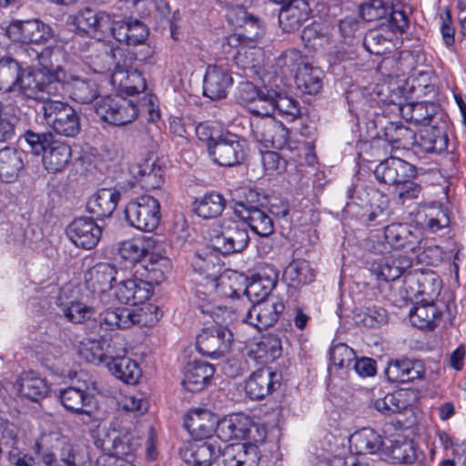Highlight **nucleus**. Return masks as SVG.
<instances>
[{"mask_svg": "<svg viewBox=\"0 0 466 466\" xmlns=\"http://www.w3.org/2000/svg\"><path fill=\"white\" fill-rule=\"evenodd\" d=\"M42 69L23 68L11 56L0 58V91L22 98L45 100L46 94L57 92V85L46 84L48 65L42 63Z\"/></svg>", "mask_w": 466, "mask_h": 466, "instance_id": "nucleus-1", "label": "nucleus"}, {"mask_svg": "<svg viewBox=\"0 0 466 466\" xmlns=\"http://www.w3.org/2000/svg\"><path fill=\"white\" fill-rule=\"evenodd\" d=\"M25 139L34 154H44L43 164L48 172H60L69 164L72 155L70 147L54 140L50 133L36 134L27 131Z\"/></svg>", "mask_w": 466, "mask_h": 466, "instance_id": "nucleus-2", "label": "nucleus"}, {"mask_svg": "<svg viewBox=\"0 0 466 466\" xmlns=\"http://www.w3.org/2000/svg\"><path fill=\"white\" fill-rule=\"evenodd\" d=\"M46 84L57 85V92L46 94V98L56 96L66 90L72 99L79 103H89L97 96V83L93 79H85L66 74L60 66H54L51 63L46 66Z\"/></svg>", "mask_w": 466, "mask_h": 466, "instance_id": "nucleus-3", "label": "nucleus"}, {"mask_svg": "<svg viewBox=\"0 0 466 466\" xmlns=\"http://www.w3.org/2000/svg\"><path fill=\"white\" fill-rule=\"evenodd\" d=\"M212 246L222 254L241 252L249 242L245 222L224 218L213 228Z\"/></svg>", "mask_w": 466, "mask_h": 466, "instance_id": "nucleus-4", "label": "nucleus"}, {"mask_svg": "<svg viewBox=\"0 0 466 466\" xmlns=\"http://www.w3.org/2000/svg\"><path fill=\"white\" fill-rule=\"evenodd\" d=\"M263 33V30L257 26L254 34H232L225 38L222 43V50L225 55L232 56L235 64L242 68H255L261 56V50L253 44Z\"/></svg>", "mask_w": 466, "mask_h": 466, "instance_id": "nucleus-5", "label": "nucleus"}, {"mask_svg": "<svg viewBox=\"0 0 466 466\" xmlns=\"http://www.w3.org/2000/svg\"><path fill=\"white\" fill-rule=\"evenodd\" d=\"M42 106L46 125L56 134L73 137L80 131V117L67 103L58 100H44Z\"/></svg>", "mask_w": 466, "mask_h": 466, "instance_id": "nucleus-6", "label": "nucleus"}, {"mask_svg": "<svg viewBox=\"0 0 466 466\" xmlns=\"http://www.w3.org/2000/svg\"><path fill=\"white\" fill-rule=\"evenodd\" d=\"M1 428H4L3 440H5L6 444L10 445L8 452L9 461L15 466H35L34 459L23 451L21 448L22 443L16 439V427L14 424H2ZM55 431H43L36 441L37 451L42 455L43 466H61L56 458L57 454L60 456V449L53 448L45 452L39 447L42 436Z\"/></svg>", "mask_w": 466, "mask_h": 466, "instance_id": "nucleus-7", "label": "nucleus"}, {"mask_svg": "<svg viewBox=\"0 0 466 466\" xmlns=\"http://www.w3.org/2000/svg\"><path fill=\"white\" fill-rule=\"evenodd\" d=\"M95 444L105 453L116 459L130 455L137 445L130 432L116 424L99 429L95 437Z\"/></svg>", "mask_w": 466, "mask_h": 466, "instance_id": "nucleus-8", "label": "nucleus"}, {"mask_svg": "<svg viewBox=\"0 0 466 466\" xmlns=\"http://www.w3.org/2000/svg\"><path fill=\"white\" fill-rule=\"evenodd\" d=\"M360 16L368 21H385L391 32L403 33L409 18L402 10L393 7L391 0H367L360 5Z\"/></svg>", "mask_w": 466, "mask_h": 466, "instance_id": "nucleus-9", "label": "nucleus"}, {"mask_svg": "<svg viewBox=\"0 0 466 466\" xmlns=\"http://www.w3.org/2000/svg\"><path fill=\"white\" fill-rule=\"evenodd\" d=\"M248 150L246 140L232 133L222 134L212 144H208V152L214 162L224 167L242 163Z\"/></svg>", "mask_w": 466, "mask_h": 466, "instance_id": "nucleus-10", "label": "nucleus"}, {"mask_svg": "<svg viewBox=\"0 0 466 466\" xmlns=\"http://www.w3.org/2000/svg\"><path fill=\"white\" fill-rule=\"evenodd\" d=\"M95 110L103 121L115 126L127 125L137 116L136 105L118 96L100 98L96 103Z\"/></svg>", "mask_w": 466, "mask_h": 466, "instance_id": "nucleus-11", "label": "nucleus"}, {"mask_svg": "<svg viewBox=\"0 0 466 466\" xmlns=\"http://www.w3.org/2000/svg\"><path fill=\"white\" fill-rule=\"evenodd\" d=\"M6 36L22 45H39L53 35L49 25L38 19L14 20L5 28Z\"/></svg>", "mask_w": 466, "mask_h": 466, "instance_id": "nucleus-12", "label": "nucleus"}, {"mask_svg": "<svg viewBox=\"0 0 466 466\" xmlns=\"http://www.w3.org/2000/svg\"><path fill=\"white\" fill-rule=\"evenodd\" d=\"M116 54L106 53L102 56V65L97 66L95 71L100 74L110 73V82L116 87H126L134 93L146 90V79L137 70L126 72L116 64Z\"/></svg>", "mask_w": 466, "mask_h": 466, "instance_id": "nucleus-13", "label": "nucleus"}, {"mask_svg": "<svg viewBox=\"0 0 466 466\" xmlns=\"http://www.w3.org/2000/svg\"><path fill=\"white\" fill-rule=\"evenodd\" d=\"M233 333L223 326L208 328L197 338V348L205 356L219 358L230 350Z\"/></svg>", "mask_w": 466, "mask_h": 466, "instance_id": "nucleus-14", "label": "nucleus"}, {"mask_svg": "<svg viewBox=\"0 0 466 466\" xmlns=\"http://www.w3.org/2000/svg\"><path fill=\"white\" fill-rule=\"evenodd\" d=\"M171 268L170 259L166 256L163 237H147V286L159 285L165 279L166 272Z\"/></svg>", "mask_w": 466, "mask_h": 466, "instance_id": "nucleus-15", "label": "nucleus"}, {"mask_svg": "<svg viewBox=\"0 0 466 466\" xmlns=\"http://www.w3.org/2000/svg\"><path fill=\"white\" fill-rule=\"evenodd\" d=\"M219 454L220 448L211 441H187L179 449L180 458L191 466H210Z\"/></svg>", "mask_w": 466, "mask_h": 466, "instance_id": "nucleus-16", "label": "nucleus"}, {"mask_svg": "<svg viewBox=\"0 0 466 466\" xmlns=\"http://www.w3.org/2000/svg\"><path fill=\"white\" fill-rule=\"evenodd\" d=\"M116 268L108 263L96 264L89 270L87 281L102 304H110L111 292L114 283L116 282Z\"/></svg>", "mask_w": 466, "mask_h": 466, "instance_id": "nucleus-17", "label": "nucleus"}, {"mask_svg": "<svg viewBox=\"0 0 466 466\" xmlns=\"http://www.w3.org/2000/svg\"><path fill=\"white\" fill-rule=\"evenodd\" d=\"M252 132L256 139L265 147L282 149L289 139L288 128L272 117H264L252 124Z\"/></svg>", "mask_w": 466, "mask_h": 466, "instance_id": "nucleus-18", "label": "nucleus"}, {"mask_svg": "<svg viewBox=\"0 0 466 466\" xmlns=\"http://www.w3.org/2000/svg\"><path fill=\"white\" fill-rule=\"evenodd\" d=\"M284 304L276 297H270L253 305L246 313L244 321L258 329L273 326L284 310Z\"/></svg>", "mask_w": 466, "mask_h": 466, "instance_id": "nucleus-19", "label": "nucleus"}, {"mask_svg": "<svg viewBox=\"0 0 466 466\" xmlns=\"http://www.w3.org/2000/svg\"><path fill=\"white\" fill-rule=\"evenodd\" d=\"M235 213L260 237H268L274 231L273 219L264 208L239 201L236 204Z\"/></svg>", "mask_w": 466, "mask_h": 466, "instance_id": "nucleus-20", "label": "nucleus"}, {"mask_svg": "<svg viewBox=\"0 0 466 466\" xmlns=\"http://www.w3.org/2000/svg\"><path fill=\"white\" fill-rule=\"evenodd\" d=\"M66 234L76 247L91 249L99 242L102 230L94 219L78 218L69 224Z\"/></svg>", "mask_w": 466, "mask_h": 466, "instance_id": "nucleus-21", "label": "nucleus"}, {"mask_svg": "<svg viewBox=\"0 0 466 466\" xmlns=\"http://www.w3.org/2000/svg\"><path fill=\"white\" fill-rule=\"evenodd\" d=\"M383 453L392 462L401 464H413L422 457L415 442L401 434L387 439Z\"/></svg>", "mask_w": 466, "mask_h": 466, "instance_id": "nucleus-22", "label": "nucleus"}, {"mask_svg": "<svg viewBox=\"0 0 466 466\" xmlns=\"http://www.w3.org/2000/svg\"><path fill=\"white\" fill-rule=\"evenodd\" d=\"M146 283L139 279L137 282L135 279L123 280L114 285L111 292L112 300L110 304L116 301L120 303L131 305L136 309L137 312L142 313L143 318L146 313L144 310V303L146 301Z\"/></svg>", "mask_w": 466, "mask_h": 466, "instance_id": "nucleus-23", "label": "nucleus"}, {"mask_svg": "<svg viewBox=\"0 0 466 466\" xmlns=\"http://www.w3.org/2000/svg\"><path fill=\"white\" fill-rule=\"evenodd\" d=\"M415 175L414 166L398 157H389L381 161L374 170L377 180L395 186L414 177Z\"/></svg>", "mask_w": 466, "mask_h": 466, "instance_id": "nucleus-24", "label": "nucleus"}, {"mask_svg": "<svg viewBox=\"0 0 466 466\" xmlns=\"http://www.w3.org/2000/svg\"><path fill=\"white\" fill-rule=\"evenodd\" d=\"M272 89L258 88L249 81L241 82L238 88V99L252 114L257 116H268L271 110L268 95Z\"/></svg>", "mask_w": 466, "mask_h": 466, "instance_id": "nucleus-25", "label": "nucleus"}, {"mask_svg": "<svg viewBox=\"0 0 466 466\" xmlns=\"http://www.w3.org/2000/svg\"><path fill=\"white\" fill-rule=\"evenodd\" d=\"M280 385V374L270 368L263 367L254 371L245 385L247 394L252 400H260Z\"/></svg>", "mask_w": 466, "mask_h": 466, "instance_id": "nucleus-26", "label": "nucleus"}, {"mask_svg": "<svg viewBox=\"0 0 466 466\" xmlns=\"http://www.w3.org/2000/svg\"><path fill=\"white\" fill-rule=\"evenodd\" d=\"M384 238L390 247L396 249L407 248L416 253L421 248V240L418 231L408 224L392 223L386 226Z\"/></svg>", "mask_w": 466, "mask_h": 466, "instance_id": "nucleus-27", "label": "nucleus"}, {"mask_svg": "<svg viewBox=\"0 0 466 466\" xmlns=\"http://www.w3.org/2000/svg\"><path fill=\"white\" fill-rule=\"evenodd\" d=\"M69 21L79 32L95 35L98 32L103 34L110 32L113 21L109 15L104 12H96L90 8L79 10L76 15L69 17Z\"/></svg>", "mask_w": 466, "mask_h": 466, "instance_id": "nucleus-28", "label": "nucleus"}, {"mask_svg": "<svg viewBox=\"0 0 466 466\" xmlns=\"http://www.w3.org/2000/svg\"><path fill=\"white\" fill-rule=\"evenodd\" d=\"M59 399L64 408L72 413L84 414L91 418L97 410L94 396L86 390L68 387L60 391Z\"/></svg>", "mask_w": 466, "mask_h": 466, "instance_id": "nucleus-29", "label": "nucleus"}, {"mask_svg": "<svg viewBox=\"0 0 466 466\" xmlns=\"http://www.w3.org/2000/svg\"><path fill=\"white\" fill-rule=\"evenodd\" d=\"M309 14L310 8L305 0H289L279 11V25L285 32H295L309 18Z\"/></svg>", "mask_w": 466, "mask_h": 466, "instance_id": "nucleus-30", "label": "nucleus"}, {"mask_svg": "<svg viewBox=\"0 0 466 466\" xmlns=\"http://www.w3.org/2000/svg\"><path fill=\"white\" fill-rule=\"evenodd\" d=\"M385 374L389 381L405 383L422 379L425 367L419 360H395L389 362Z\"/></svg>", "mask_w": 466, "mask_h": 466, "instance_id": "nucleus-31", "label": "nucleus"}, {"mask_svg": "<svg viewBox=\"0 0 466 466\" xmlns=\"http://www.w3.org/2000/svg\"><path fill=\"white\" fill-rule=\"evenodd\" d=\"M147 16L150 23L157 31H162L169 25L170 36L174 40H178L177 25L178 12L176 11L170 15V7L165 0H150L147 4Z\"/></svg>", "mask_w": 466, "mask_h": 466, "instance_id": "nucleus-32", "label": "nucleus"}, {"mask_svg": "<svg viewBox=\"0 0 466 466\" xmlns=\"http://www.w3.org/2000/svg\"><path fill=\"white\" fill-rule=\"evenodd\" d=\"M233 79L227 69L218 66H208L204 76L203 93L210 99L224 98Z\"/></svg>", "mask_w": 466, "mask_h": 466, "instance_id": "nucleus-33", "label": "nucleus"}, {"mask_svg": "<svg viewBox=\"0 0 466 466\" xmlns=\"http://www.w3.org/2000/svg\"><path fill=\"white\" fill-rule=\"evenodd\" d=\"M222 460L225 466H257L259 451L255 444H229L224 448Z\"/></svg>", "mask_w": 466, "mask_h": 466, "instance_id": "nucleus-34", "label": "nucleus"}, {"mask_svg": "<svg viewBox=\"0 0 466 466\" xmlns=\"http://www.w3.org/2000/svg\"><path fill=\"white\" fill-rule=\"evenodd\" d=\"M214 373V367L208 362H190L185 368L184 377L181 383L188 391H201L209 383Z\"/></svg>", "mask_w": 466, "mask_h": 466, "instance_id": "nucleus-35", "label": "nucleus"}, {"mask_svg": "<svg viewBox=\"0 0 466 466\" xmlns=\"http://www.w3.org/2000/svg\"><path fill=\"white\" fill-rule=\"evenodd\" d=\"M13 387L21 397L35 402L46 398L50 390L46 380L32 371L23 373Z\"/></svg>", "mask_w": 466, "mask_h": 466, "instance_id": "nucleus-36", "label": "nucleus"}, {"mask_svg": "<svg viewBox=\"0 0 466 466\" xmlns=\"http://www.w3.org/2000/svg\"><path fill=\"white\" fill-rule=\"evenodd\" d=\"M143 320V312H137L136 309H106L100 314L99 324L101 329L114 330L116 329H127Z\"/></svg>", "mask_w": 466, "mask_h": 466, "instance_id": "nucleus-37", "label": "nucleus"}, {"mask_svg": "<svg viewBox=\"0 0 466 466\" xmlns=\"http://www.w3.org/2000/svg\"><path fill=\"white\" fill-rule=\"evenodd\" d=\"M111 34L118 42L137 46L143 44L146 38V26L137 20L113 22Z\"/></svg>", "mask_w": 466, "mask_h": 466, "instance_id": "nucleus-38", "label": "nucleus"}, {"mask_svg": "<svg viewBox=\"0 0 466 466\" xmlns=\"http://www.w3.org/2000/svg\"><path fill=\"white\" fill-rule=\"evenodd\" d=\"M119 197L116 189L101 188L87 201V210L97 218L108 217L116 209Z\"/></svg>", "mask_w": 466, "mask_h": 466, "instance_id": "nucleus-39", "label": "nucleus"}, {"mask_svg": "<svg viewBox=\"0 0 466 466\" xmlns=\"http://www.w3.org/2000/svg\"><path fill=\"white\" fill-rule=\"evenodd\" d=\"M385 444L381 435L371 428H362L350 437V448L360 454L375 453L380 449L383 450Z\"/></svg>", "mask_w": 466, "mask_h": 466, "instance_id": "nucleus-40", "label": "nucleus"}, {"mask_svg": "<svg viewBox=\"0 0 466 466\" xmlns=\"http://www.w3.org/2000/svg\"><path fill=\"white\" fill-rule=\"evenodd\" d=\"M282 352V347L279 338L274 334H268L263 336L258 342H257L249 351V356L252 357L258 363L266 364L273 362Z\"/></svg>", "mask_w": 466, "mask_h": 466, "instance_id": "nucleus-41", "label": "nucleus"}, {"mask_svg": "<svg viewBox=\"0 0 466 466\" xmlns=\"http://www.w3.org/2000/svg\"><path fill=\"white\" fill-rule=\"evenodd\" d=\"M185 426L194 440L211 441L216 433L217 420L208 412L194 413L186 420Z\"/></svg>", "mask_w": 466, "mask_h": 466, "instance_id": "nucleus-42", "label": "nucleus"}, {"mask_svg": "<svg viewBox=\"0 0 466 466\" xmlns=\"http://www.w3.org/2000/svg\"><path fill=\"white\" fill-rule=\"evenodd\" d=\"M23 152L15 148L5 147L0 150V178L6 183L15 181L21 171Z\"/></svg>", "mask_w": 466, "mask_h": 466, "instance_id": "nucleus-43", "label": "nucleus"}, {"mask_svg": "<svg viewBox=\"0 0 466 466\" xmlns=\"http://www.w3.org/2000/svg\"><path fill=\"white\" fill-rule=\"evenodd\" d=\"M39 447L45 452L53 448L60 449V461L63 463L61 466H76L73 447L59 431L44 434L40 440Z\"/></svg>", "mask_w": 466, "mask_h": 466, "instance_id": "nucleus-44", "label": "nucleus"}, {"mask_svg": "<svg viewBox=\"0 0 466 466\" xmlns=\"http://www.w3.org/2000/svg\"><path fill=\"white\" fill-rule=\"evenodd\" d=\"M107 369L116 378L128 384H136L142 376V369L137 361L127 357L108 362Z\"/></svg>", "mask_w": 466, "mask_h": 466, "instance_id": "nucleus-45", "label": "nucleus"}, {"mask_svg": "<svg viewBox=\"0 0 466 466\" xmlns=\"http://www.w3.org/2000/svg\"><path fill=\"white\" fill-rule=\"evenodd\" d=\"M161 113L159 108V101L157 96L147 91V122H152L150 126H147V136L150 137V143H147V147H150V154H154L159 142L162 140L161 128L157 124V121L160 120Z\"/></svg>", "mask_w": 466, "mask_h": 466, "instance_id": "nucleus-46", "label": "nucleus"}, {"mask_svg": "<svg viewBox=\"0 0 466 466\" xmlns=\"http://www.w3.org/2000/svg\"><path fill=\"white\" fill-rule=\"evenodd\" d=\"M216 279V292L224 298H238L246 279L236 271H225Z\"/></svg>", "mask_w": 466, "mask_h": 466, "instance_id": "nucleus-47", "label": "nucleus"}, {"mask_svg": "<svg viewBox=\"0 0 466 466\" xmlns=\"http://www.w3.org/2000/svg\"><path fill=\"white\" fill-rule=\"evenodd\" d=\"M295 82L297 87L301 92L315 95L319 92L322 87L321 71L319 68L304 64L297 70Z\"/></svg>", "mask_w": 466, "mask_h": 466, "instance_id": "nucleus-48", "label": "nucleus"}, {"mask_svg": "<svg viewBox=\"0 0 466 466\" xmlns=\"http://www.w3.org/2000/svg\"><path fill=\"white\" fill-rule=\"evenodd\" d=\"M194 212L204 219L220 215L225 208L224 198L218 193H208L194 201Z\"/></svg>", "mask_w": 466, "mask_h": 466, "instance_id": "nucleus-49", "label": "nucleus"}, {"mask_svg": "<svg viewBox=\"0 0 466 466\" xmlns=\"http://www.w3.org/2000/svg\"><path fill=\"white\" fill-rule=\"evenodd\" d=\"M268 96L272 108L268 110L267 116L278 111L279 115L287 116L292 121L300 116L299 103L291 96L281 95L274 90H271Z\"/></svg>", "mask_w": 466, "mask_h": 466, "instance_id": "nucleus-50", "label": "nucleus"}, {"mask_svg": "<svg viewBox=\"0 0 466 466\" xmlns=\"http://www.w3.org/2000/svg\"><path fill=\"white\" fill-rule=\"evenodd\" d=\"M400 110L407 121L428 126L435 114V106L427 102L410 103L401 106Z\"/></svg>", "mask_w": 466, "mask_h": 466, "instance_id": "nucleus-51", "label": "nucleus"}, {"mask_svg": "<svg viewBox=\"0 0 466 466\" xmlns=\"http://www.w3.org/2000/svg\"><path fill=\"white\" fill-rule=\"evenodd\" d=\"M419 145L426 152L441 153L446 149L448 138L441 129L427 126L420 133Z\"/></svg>", "mask_w": 466, "mask_h": 466, "instance_id": "nucleus-52", "label": "nucleus"}, {"mask_svg": "<svg viewBox=\"0 0 466 466\" xmlns=\"http://www.w3.org/2000/svg\"><path fill=\"white\" fill-rule=\"evenodd\" d=\"M106 342L105 336L99 339L89 336L83 339L77 347L79 355L87 362L93 364L105 363L104 345Z\"/></svg>", "mask_w": 466, "mask_h": 466, "instance_id": "nucleus-53", "label": "nucleus"}, {"mask_svg": "<svg viewBox=\"0 0 466 466\" xmlns=\"http://www.w3.org/2000/svg\"><path fill=\"white\" fill-rule=\"evenodd\" d=\"M284 275L296 287L309 284L315 278L314 270L305 259L293 260L285 269Z\"/></svg>", "mask_w": 466, "mask_h": 466, "instance_id": "nucleus-54", "label": "nucleus"}, {"mask_svg": "<svg viewBox=\"0 0 466 466\" xmlns=\"http://www.w3.org/2000/svg\"><path fill=\"white\" fill-rule=\"evenodd\" d=\"M363 45L368 52L376 56H382L394 46L390 34H385L380 29L370 30L364 36Z\"/></svg>", "mask_w": 466, "mask_h": 466, "instance_id": "nucleus-55", "label": "nucleus"}, {"mask_svg": "<svg viewBox=\"0 0 466 466\" xmlns=\"http://www.w3.org/2000/svg\"><path fill=\"white\" fill-rule=\"evenodd\" d=\"M120 257L131 264L140 263L146 258V237L141 235L123 241L119 248Z\"/></svg>", "mask_w": 466, "mask_h": 466, "instance_id": "nucleus-56", "label": "nucleus"}, {"mask_svg": "<svg viewBox=\"0 0 466 466\" xmlns=\"http://www.w3.org/2000/svg\"><path fill=\"white\" fill-rule=\"evenodd\" d=\"M389 199L387 196L376 192L370 199V210L367 215V224L369 227H376L383 224L388 219Z\"/></svg>", "mask_w": 466, "mask_h": 466, "instance_id": "nucleus-57", "label": "nucleus"}, {"mask_svg": "<svg viewBox=\"0 0 466 466\" xmlns=\"http://www.w3.org/2000/svg\"><path fill=\"white\" fill-rule=\"evenodd\" d=\"M439 317L440 311L434 303L418 305L410 312V322L419 329L434 327Z\"/></svg>", "mask_w": 466, "mask_h": 466, "instance_id": "nucleus-58", "label": "nucleus"}, {"mask_svg": "<svg viewBox=\"0 0 466 466\" xmlns=\"http://www.w3.org/2000/svg\"><path fill=\"white\" fill-rule=\"evenodd\" d=\"M272 289L273 282L271 280L258 278L252 279L247 285L245 284L243 287V294L255 305L269 299Z\"/></svg>", "mask_w": 466, "mask_h": 466, "instance_id": "nucleus-59", "label": "nucleus"}, {"mask_svg": "<svg viewBox=\"0 0 466 466\" xmlns=\"http://www.w3.org/2000/svg\"><path fill=\"white\" fill-rule=\"evenodd\" d=\"M384 137L390 144L403 146L415 139L414 132L400 122H389L384 127Z\"/></svg>", "mask_w": 466, "mask_h": 466, "instance_id": "nucleus-60", "label": "nucleus"}, {"mask_svg": "<svg viewBox=\"0 0 466 466\" xmlns=\"http://www.w3.org/2000/svg\"><path fill=\"white\" fill-rule=\"evenodd\" d=\"M371 271L378 279L387 282L400 278V271L394 265L393 256H384L375 259L371 264Z\"/></svg>", "mask_w": 466, "mask_h": 466, "instance_id": "nucleus-61", "label": "nucleus"}, {"mask_svg": "<svg viewBox=\"0 0 466 466\" xmlns=\"http://www.w3.org/2000/svg\"><path fill=\"white\" fill-rule=\"evenodd\" d=\"M355 321L365 327L376 328L388 322V313L383 308L370 307L358 313Z\"/></svg>", "mask_w": 466, "mask_h": 466, "instance_id": "nucleus-62", "label": "nucleus"}, {"mask_svg": "<svg viewBox=\"0 0 466 466\" xmlns=\"http://www.w3.org/2000/svg\"><path fill=\"white\" fill-rule=\"evenodd\" d=\"M194 130V123L189 117L171 116L169 131L177 143H187Z\"/></svg>", "mask_w": 466, "mask_h": 466, "instance_id": "nucleus-63", "label": "nucleus"}, {"mask_svg": "<svg viewBox=\"0 0 466 466\" xmlns=\"http://www.w3.org/2000/svg\"><path fill=\"white\" fill-rule=\"evenodd\" d=\"M217 260L216 256L211 253L205 256L197 255L192 262V266L198 274L204 275L207 279H215L221 268Z\"/></svg>", "mask_w": 466, "mask_h": 466, "instance_id": "nucleus-64", "label": "nucleus"}]
</instances>
